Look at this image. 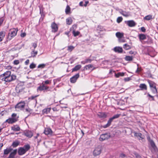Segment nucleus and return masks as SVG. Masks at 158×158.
<instances>
[{"label":"nucleus","mask_w":158,"mask_h":158,"mask_svg":"<svg viewBox=\"0 0 158 158\" xmlns=\"http://www.w3.org/2000/svg\"><path fill=\"white\" fill-rule=\"evenodd\" d=\"M123 48L126 50H129L131 48L130 46L128 45L127 44H125L123 45Z\"/></svg>","instance_id":"obj_34"},{"label":"nucleus","mask_w":158,"mask_h":158,"mask_svg":"<svg viewBox=\"0 0 158 158\" xmlns=\"http://www.w3.org/2000/svg\"><path fill=\"white\" fill-rule=\"evenodd\" d=\"M70 8L69 6H67L65 9V12L66 13H68L70 11Z\"/></svg>","instance_id":"obj_46"},{"label":"nucleus","mask_w":158,"mask_h":158,"mask_svg":"<svg viewBox=\"0 0 158 158\" xmlns=\"http://www.w3.org/2000/svg\"><path fill=\"white\" fill-rule=\"evenodd\" d=\"M131 79L130 77H127L124 79V80L125 81H128L130 80Z\"/></svg>","instance_id":"obj_55"},{"label":"nucleus","mask_w":158,"mask_h":158,"mask_svg":"<svg viewBox=\"0 0 158 158\" xmlns=\"http://www.w3.org/2000/svg\"><path fill=\"white\" fill-rule=\"evenodd\" d=\"M37 91L38 92L44 91V92L47 91H51L49 86L44 85L43 83L41 84L37 87Z\"/></svg>","instance_id":"obj_4"},{"label":"nucleus","mask_w":158,"mask_h":158,"mask_svg":"<svg viewBox=\"0 0 158 158\" xmlns=\"http://www.w3.org/2000/svg\"><path fill=\"white\" fill-rule=\"evenodd\" d=\"M20 35H21V36L22 37H24L26 36V34L25 33H21Z\"/></svg>","instance_id":"obj_60"},{"label":"nucleus","mask_w":158,"mask_h":158,"mask_svg":"<svg viewBox=\"0 0 158 158\" xmlns=\"http://www.w3.org/2000/svg\"><path fill=\"white\" fill-rule=\"evenodd\" d=\"M20 143V142L18 141H15L13 142L12 146L13 148H15L18 146Z\"/></svg>","instance_id":"obj_29"},{"label":"nucleus","mask_w":158,"mask_h":158,"mask_svg":"<svg viewBox=\"0 0 158 158\" xmlns=\"http://www.w3.org/2000/svg\"><path fill=\"white\" fill-rule=\"evenodd\" d=\"M79 73H78L72 77L70 79L71 82L72 83H75L77 79L79 77Z\"/></svg>","instance_id":"obj_11"},{"label":"nucleus","mask_w":158,"mask_h":158,"mask_svg":"<svg viewBox=\"0 0 158 158\" xmlns=\"http://www.w3.org/2000/svg\"><path fill=\"white\" fill-rule=\"evenodd\" d=\"M46 66V64H41L38 65L37 67L38 68L43 69Z\"/></svg>","instance_id":"obj_41"},{"label":"nucleus","mask_w":158,"mask_h":158,"mask_svg":"<svg viewBox=\"0 0 158 158\" xmlns=\"http://www.w3.org/2000/svg\"><path fill=\"white\" fill-rule=\"evenodd\" d=\"M36 67V65L33 63H32L30 64L29 67L30 69H33L35 68Z\"/></svg>","instance_id":"obj_44"},{"label":"nucleus","mask_w":158,"mask_h":158,"mask_svg":"<svg viewBox=\"0 0 158 158\" xmlns=\"http://www.w3.org/2000/svg\"><path fill=\"white\" fill-rule=\"evenodd\" d=\"M17 153V150L15 149L13 151L11 152L9 156L7 158H15V156Z\"/></svg>","instance_id":"obj_15"},{"label":"nucleus","mask_w":158,"mask_h":158,"mask_svg":"<svg viewBox=\"0 0 158 158\" xmlns=\"http://www.w3.org/2000/svg\"><path fill=\"white\" fill-rule=\"evenodd\" d=\"M30 146L29 144L25 145L23 147H20L18 150V152L19 155H22L27 151L30 148Z\"/></svg>","instance_id":"obj_2"},{"label":"nucleus","mask_w":158,"mask_h":158,"mask_svg":"<svg viewBox=\"0 0 158 158\" xmlns=\"http://www.w3.org/2000/svg\"><path fill=\"white\" fill-rule=\"evenodd\" d=\"M124 75V73L122 72H119L117 73H115V76L117 77L118 78L120 76H123Z\"/></svg>","instance_id":"obj_36"},{"label":"nucleus","mask_w":158,"mask_h":158,"mask_svg":"<svg viewBox=\"0 0 158 158\" xmlns=\"http://www.w3.org/2000/svg\"><path fill=\"white\" fill-rule=\"evenodd\" d=\"M98 116L100 118H105L106 117V115L104 113L99 112L98 114Z\"/></svg>","instance_id":"obj_23"},{"label":"nucleus","mask_w":158,"mask_h":158,"mask_svg":"<svg viewBox=\"0 0 158 158\" xmlns=\"http://www.w3.org/2000/svg\"><path fill=\"white\" fill-rule=\"evenodd\" d=\"M11 130L14 131H19L20 130V128L17 125H16L11 127Z\"/></svg>","instance_id":"obj_22"},{"label":"nucleus","mask_w":158,"mask_h":158,"mask_svg":"<svg viewBox=\"0 0 158 158\" xmlns=\"http://www.w3.org/2000/svg\"><path fill=\"white\" fill-rule=\"evenodd\" d=\"M74 48V47L73 46H70L68 47V51L71 52L72 51Z\"/></svg>","instance_id":"obj_39"},{"label":"nucleus","mask_w":158,"mask_h":158,"mask_svg":"<svg viewBox=\"0 0 158 158\" xmlns=\"http://www.w3.org/2000/svg\"><path fill=\"white\" fill-rule=\"evenodd\" d=\"M127 24L130 27H133L136 25L135 22L133 20L128 21L127 22Z\"/></svg>","instance_id":"obj_18"},{"label":"nucleus","mask_w":158,"mask_h":158,"mask_svg":"<svg viewBox=\"0 0 158 158\" xmlns=\"http://www.w3.org/2000/svg\"><path fill=\"white\" fill-rule=\"evenodd\" d=\"M110 137V135L108 133L102 134L100 135L99 140L100 141H103L108 139Z\"/></svg>","instance_id":"obj_9"},{"label":"nucleus","mask_w":158,"mask_h":158,"mask_svg":"<svg viewBox=\"0 0 158 158\" xmlns=\"http://www.w3.org/2000/svg\"><path fill=\"white\" fill-rule=\"evenodd\" d=\"M73 33L74 36L75 37L79 34L80 32L78 31H75L74 30H73Z\"/></svg>","instance_id":"obj_40"},{"label":"nucleus","mask_w":158,"mask_h":158,"mask_svg":"<svg viewBox=\"0 0 158 158\" xmlns=\"http://www.w3.org/2000/svg\"><path fill=\"white\" fill-rule=\"evenodd\" d=\"M29 63V60L28 59L25 62V64L26 65H27Z\"/></svg>","instance_id":"obj_59"},{"label":"nucleus","mask_w":158,"mask_h":158,"mask_svg":"<svg viewBox=\"0 0 158 158\" xmlns=\"http://www.w3.org/2000/svg\"><path fill=\"white\" fill-rule=\"evenodd\" d=\"M25 104L24 101L20 102L16 104L15 106V109L16 110H22L24 108Z\"/></svg>","instance_id":"obj_6"},{"label":"nucleus","mask_w":158,"mask_h":158,"mask_svg":"<svg viewBox=\"0 0 158 158\" xmlns=\"http://www.w3.org/2000/svg\"><path fill=\"white\" fill-rule=\"evenodd\" d=\"M32 46L34 48V49H35V48L37 46V44L35 43H32Z\"/></svg>","instance_id":"obj_50"},{"label":"nucleus","mask_w":158,"mask_h":158,"mask_svg":"<svg viewBox=\"0 0 158 158\" xmlns=\"http://www.w3.org/2000/svg\"><path fill=\"white\" fill-rule=\"evenodd\" d=\"M141 30L143 32H145L146 31V29L144 27H142L141 28Z\"/></svg>","instance_id":"obj_54"},{"label":"nucleus","mask_w":158,"mask_h":158,"mask_svg":"<svg viewBox=\"0 0 158 158\" xmlns=\"http://www.w3.org/2000/svg\"><path fill=\"white\" fill-rule=\"evenodd\" d=\"M24 134L25 136L29 138H31L33 136V132L29 130L26 131L24 133Z\"/></svg>","instance_id":"obj_13"},{"label":"nucleus","mask_w":158,"mask_h":158,"mask_svg":"<svg viewBox=\"0 0 158 158\" xmlns=\"http://www.w3.org/2000/svg\"><path fill=\"white\" fill-rule=\"evenodd\" d=\"M37 53L38 52L37 51H35L34 49H32V51L31 52V56L30 57H35Z\"/></svg>","instance_id":"obj_24"},{"label":"nucleus","mask_w":158,"mask_h":158,"mask_svg":"<svg viewBox=\"0 0 158 158\" xmlns=\"http://www.w3.org/2000/svg\"><path fill=\"white\" fill-rule=\"evenodd\" d=\"M129 53L130 54H134L135 55L136 54V52L132 51H131L129 52Z\"/></svg>","instance_id":"obj_51"},{"label":"nucleus","mask_w":158,"mask_h":158,"mask_svg":"<svg viewBox=\"0 0 158 158\" xmlns=\"http://www.w3.org/2000/svg\"><path fill=\"white\" fill-rule=\"evenodd\" d=\"M149 141L152 147V148L151 149L152 152L153 153L156 152L157 151L158 149L154 142L152 140L150 139L149 140Z\"/></svg>","instance_id":"obj_7"},{"label":"nucleus","mask_w":158,"mask_h":158,"mask_svg":"<svg viewBox=\"0 0 158 158\" xmlns=\"http://www.w3.org/2000/svg\"><path fill=\"white\" fill-rule=\"evenodd\" d=\"M114 50L115 52L118 53H122L123 51V49L122 47H116L114 48Z\"/></svg>","instance_id":"obj_16"},{"label":"nucleus","mask_w":158,"mask_h":158,"mask_svg":"<svg viewBox=\"0 0 158 158\" xmlns=\"http://www.w3.org/2000/svg\"><path fill=\"white\" fill-rule=\"evenodd\" d=\"M102 151V148L100 146H98L96 148L93 152V155L94 156L99 155Z\"/></svg>","instance_id":"obj_8"},{"label":"nucleus","mask_w":158,"mask_h":158,"mask_svg":"<svg viewBox=\"0 0 158 158\" xmlns=\"http://www.w3.org/2000/svg\"><path fill=\"white\" fill-rule=\"evenodd\" d=\"M25 111L26 112H28L29 113H30V112L31 111V110L29 108H26L25 109Z\"/></svg>","instance_id":"obj_53"},{"label":"nucleus","mask_w":158,"mask_h":158,"mask_svg":"<svg viewBox=\"0 0 158 158\" xmlns=\"http://www.w3.org/2000/svg\"><path fill=\"white\" fill-rule=\"evenodd\" d=\"M110 126L109 125L108 123H107L106 124V125H104L103 126V128H107V127H109Z\"/></svg>","instance_id":"obj_58"},{"label":"nucleus","mask_w":158,"mask_h":158,"mask_svg":"<svg viewBox=\"0 0 158 158\" xmlns=\"http://www.w3.org/2000/svg\"><path fill=\"white\" fill-rule=\"evenodd\" d=\"M126 156V155L123 154L122 153L120 154L119 156V158H123L125 157Z\"/></svg>","instance_id":"obj_52"},{"label":"nucleus","mask_w":158,"mask_h":158,"mask_svg":"<svg viewBox=\"0 0 158 158\" xmlns=\"http://www.w3.org/2000/svg\"><path fill=\"white\" fill-rule=\"evenodd\" d=\"M72 22V20L71 18H69L66 19V24L68 25L71 24Z\"/></svg>","instance_id":"obj_32"},{"label":"nucleus","mask_w":158,"mask_h":158,"mask_svg":"<svg viewBox=\"0 0 158 158\" xmlns=\"http://www.w3.org/2000/svg\"><path fill=\"white\" fill-rule=\"evenodd\" d=\"M93 67L92 65L89 64L85 66L83 70L85 71V70H87L89 69L90 68H92Z\"/></svg>","instance_id":"obj_30"},{"label":"nucleus","mask_w":158,"mask_h":158,"mask_svg":"<svg viewBox=\"0 0 158 158\" xmlns=\"http://www.w3.org/2000/svg\"><path fill=\"white\" fill-rule=\"evenodd\" d=\"M18 29L16 28H13L10 30L8 35V38L10 40L15 36L17 34Z\"/></svg>","instance_id":"obj_5"},{"label":"nucleus","mask_w":158,"mask_h":158,"mask_svg":"<svg viewBox=\"0 0 158 158\" xmlns=\"http://www.w3.org/2000/svg\"><path fill=\"white\" fill-rule=\"evenodd\" d=\"M119 13L124 16L127 17L130 15V13L129 12H126L122 10H120Z\"/></svg>","instance_id":"obj_12"},{"label":"nucleus","mask_w":158,"mask_h":158,"mask_svg":"<svg viewBox=\"0 0 158 158\" xmlns=\"http://www.w3.org/2000/svg\"><path fill=\"white\" fill-rule=\"evenodd\" d=\"M97 29L99 31H105V29L103 28V27L101 26H98L97 27Z\"/></svg>","instance_id":"obj_31"},{"label":"nucleus","mask_w":158,"mask_h":158,"mask_svg":"<svg viewBox=\"0 0 158 158\" xmlns=\"http://www.w3.org/2000/svg\"><path fill=\"white\" fill-rule=\"evenodd\" d=\"M81 67V65H77L72 69V72L76 71L80 69Z\"/></svg>","instance_id":"obj_21"},{"label":"nucleus","mask_w":158,"mask_h":158,"mask_svg":"<svg viewBox=\"0 0 158 158\" xmlns=\"http://www.w3.org/2000/svg\"><path fill=\"white\" fill-rule=\"evenodd\" d=\"M139 88L141 89V90H147V85L145 84H141L139 85Z\"/></svg>","instance_id":"obj_26"},{"label":"nucleus","mask_w":158,"mask_h":158,"mask_svg":"<svg viewBox=\"0 0 158 158\" xmlns=\"http://www.w3.org/2000/svg\"><path fill=\"white\" fill-rule=\"evenodd\" d=\"M152 19V15H148L146 16H145L144 18V19L146 20H151V19Z\"/></svg>","instance_id":"obj_37"},{"label":"nucleus","mask_w":158,"mask_h":158,"mask_svg":"<svg viewBox=\"0 0 158 158\" xmlns=\"http://www.w3.org/2000/svg\"><path fill=\"white\" fill-rule=\"evenodd\" d=\"M148 96L149 97H150L152 99V100H154V98H153V97L152 95H150V94H148Z\"/></svg>","instance_id":"obj_64"},{"label":"nucleus","mask_w":158,"mask_h":158,"mask_svg":"<svg viewBox=\"0 0 158 158\" xmlns=\"http://www.w3.org/2000/svg\"><path fill=\"white\" fill-rule=\"evenodd\" d=\"M52 131L51 129L49 128H46L45 129L44 133L46 135H52Z\"/></svg>","instance_id":"obj_14"},{"label":"nucleus","mask_w":158,"mask_h":158,"mask_svg":"<svg viewBox=\"0 0 158 158\" xmlns=\"http://www.w3.org/2000/svg\"><path fill=\"white\" fill-rule=\"evenodd\" d=\"M38 96H31V97L29 98V99H31V100H33L36 97H37Z\"/></svg>","instance_id":"obj_57"},{"label":"nucleus","mask_w":158,"mask_h":158,"mask_svg":"<svg viewBox=\"0 0 158 158\" xmlns=\"http://www.w3.org/2000/svg\"><path fill=\"white\" fill-rule=\"evenodd\" d=\"M134 136L136 137L139 140H142L143 139V138L142 136V134L141 133L135 132H134Z\"/></svg>","instance_id":"obj_17"},{"label":"nucleus","mask_w":158,"mask_h":158,"mask_svg":"<svg viewBox=\"0 0 158 158\" xmlns=\"http://www.w3.org/2000/svg\"><path fill=\"white\" fill-rule=\"evenodd\" d=\"M112 121L113 120L110 118L108 121L107 123L110 126Z\"/></svg>","instance_id":"obj_49"},{"label":"nucleus","mask_w":158,"mask_h":158,"mask_svg":"<svg viewBox=\"0 0 158 158\" xmlns=\"http://www.w3.org/2000/svg\"><path fill=\"white\" fill-rule=\"evenodd\" d=\"M123 20V18L121 17H118L117 19V22L118 23H119L122 21Z\"/></svg>","instance_id":"obj_43"},{"label":"nucleus","mask_w":158,"mask_h":158,"mask_svg":"<svg viewBox=\"0 0 158 158\" xmlns=\"http://www.w3.org/2000/svg\"><path fill=\"white\" fill-rule=\"evenodd\" d=\"M11 116V118H9L6 120L5 122L8 123L9 124H12L18 120V116H17L16 114L13 113L12 114Z\"/></svg>","instance_id":"obj_3"},{"label":"nucleus","mask_w":158,"mask_h":158,"mask_svg":"<svg viewBox=\"0 0 158 158\" xmlns=\"http://www.w3.org/2000/svg\"><path fill=\"white\" fill-rule=\"evenodd\" d=\"M5 33L3 31L0 32V42L2 41L5 37Z\"/></svg>","instance_id":"obj_33"},{"label":"nucleus","mask_w":158,"mask_h":158,"mask_svg":"<svg viewBox=\"0 0 158 158\" xmlns=\"http://www.w3.org/2000/svg\"><path fill=\"white\" fill-rule=\"evenodd\" d=\"M51 83L50 81L48 80H47L43 82L42 83H43L44 85H46L47 84H49Z\"/></svg>","instance_id":"obj_42"},{"label":"nucleus","mask_w":158,"mask_h":158,"mask_svg":"<svg viewBox=\"0 0 158 158\" xmlns=\"http://www.w3.org/2000/svg\"><path fill=\"white\" fill-rule=\"evenodd\" d=\"M13 149L11 148H7L4 150V154L5 155H7Z\"/></svg>","instance_id":"obj_28"},{"label":"nucleus","mask_w":158,"mask_h":158,"mask_svg":"<svg viewBox=\"0 0 158 158\" xmlns=\"http://www.w3.org/2000/svg\"><path fill=\"white\" fill-rule=\"evenodd\" d=\"M39 136H40L39 134H37L36 136H34V138H35V139H37V138H38V137H39Z\"/></svg>","instance_id":"obj_62"},{"label":"nucleus","mask_w":158,"mask_h":158,"mask_svg":"<svg viewBox=\"0 0 158 158\" xmlns=\"http://www.w3.org/2000/svg\"><path fill=\"white\" fill-rule=\"evenodd\" d=\"M133 57L132 56H126L125 57V60L126 61H131L133 60Z\"/></svg>","instance_id":"obj_35"},{"label":"nucleus","mask_w":158,"mask_h":158,"mask_svg":"<svg viewBox=\"0 0 158 158\" xmlns=\"http://www.w3.org/2000/svg\"><path fill=\"white\" fill-rule=\"evenodd\" d=\"M51 110L50 108H48L43 109L42 111V113L43 114H47L50 112Z\"/></svg>","instance_id":"obj_25"},{"label":"nucleus","mask_w":158,"mask_h":158,"mask_svg":"<svg viewBox=\"0 0 158 158\" xmlns=\"http://www.w3.org/2000/svg\"><path fill=\"white\" fill-rule=\"evenodd\" d=\"M93 60L88 58L85 60V61L86 63H90Z\"/></svg>","instance_id":"obj_47"},{"label":"nucleus","mask_w":158,"mask_h":158,"mask_svg":"<svg viewBox=\"0 0 158 158\" xmlns=\"http://www.w3.org/2000/svg\"><path fill=\"white\" fill-rule=\"evenodd\" d=\"M120 114H117L114 115L111 118L113 120V119L115 118H118Z\"/></svg>","instance_id":"obj_45"},{"label":"nucleus","mask_w":158,"mask_h":158,"mask_svg":"<svg viewBox=\"0 0 158 158\" xmlns=\"http://www.w3.org/2000/svg\"><path fill=\"white\" fill-rule=\"evenodd\" d=\"M119 41L120 42H125V40L124 39H121V38L119 39Z\"/></svg>","instance_id":"obj_61"},{"label":"nucleus","mask_w":158,"mask_h":158,"mask_svg":"<svg viewBox=\"0 0 158 158\" xmlns=\"http://www.w3.org/2000/svg\"><path fill=\"white\" fill-rule=\"evenodd\" d=\"M19 63V61L18 60H15L14 61V64L15 65H17Z\"/></svg>","instance_id":"obj_48"},{"label":"nucleus","mask_w":158,"mask_h":158,"mask_svg":"<svg viewBox=\"0 0 158 158\" xmlns=\"http://www.w3.org/2000/svg\"><path fill=\"white\" fill-rule=\"evenodd\" d=\"M153 94H155L156 95H157V91L156 88L151 89Z\"/></svg>","instance_id":"obj_38"},{"label":"nucleus","mask_w":158,"mask_h":158,"mask_svg":"<svg viewBox=\"0 0 158 158\" xmlns=\"http://www.w3.org/2000/svg\"><path fill=\"white\" fill-rule=\"evenodd\" d=\"M52 31V32H56L58 30V27L57 25L54 22L52 23L51 25Z\"/></svg>","instance_id":"obj_10"},{"label":"nucleus","mask_w":158,"mask_h":158,"mask_svg":"<svg viewBox=\"0 0 158 158\" xmlns=\"http://www.w3.org/2000/svg\"><path fill=\"white\" fill-rule=\"evenodd\" d=\"M148 82L149 85V86L151 89L156 88V84L154 82L149 80H148Z\"/></svg>","instance_id":"obj_20"},{"label":"nucleus","mask_w":158,"mask_h":158,"mask_svg":"<svg viewBox=\"0 0 158 158\" xmlns=\"http://www.w3.org/2000/svg\"><path fill=\"white\" fill-rule=\"evenodd\" d=\"M16 77V76L15 75H11V72L9 71H6L0 76V79L2 81L7 82L15 80Z\"/></svg>","instance_id":"obj_1"},{"label":"nucleus","mask_w":158,"mask_h":158,"mask_svg":"<svg viewBox=\"0 0 158 158\" xmlns=\"http://www.w3.org/2000/svg\"><path fill=\"white\" fill-rule=\"evenodd\" d=\"M138 36L139 38V40L142 42V40H144L146 39V36L144 34H139Z\"/></svg>","instance_id":"obj_19"},{"label":"nucleus","mask_w":158,"mask_h":158,"mask_svg":"<svg viewBox=\"0 0 158 158\" xmlns=\"http://www.w3.org/2000/svg\"><path fill=\"white\" fill-rule=\"evenodd\" d=\"M141 71V69H139L138 67L137 70H136L135 72L137 73H139V72Z\"/></svg>","instance_id":"obj_56"},{"label":"nucleus","mask_w":158,"mask_h":158,"mask_svg":"<svg viewBox=\"0 0 158 158\" xmlns=\"http://www.w3.org/2000/svg\"><path fill=\"white\" fill-rule=\"evenodd\" d=\"M88 2H89L88 1H86L85 2V4H84V6L85 7L86 6Z\"/></svg>","instance_id":"obj_63"},{"label":"nucleus","mask_w":158,"mask_h":158,"mask_svg":"<svg viewBox=\"0 0 158 158\" xmlns=\"http://www.w3.org/2000/svg\"><path fill=\"white\" fill-rule=\"evenodd\" d=\"M116 36L119 39L121 38L124 35V34L120 32H117L116 34Z\"/></svg>","instance_id":"obj_27"}]
</instances>
